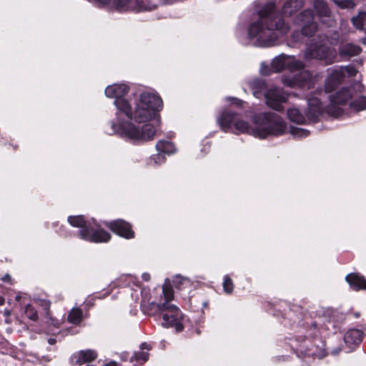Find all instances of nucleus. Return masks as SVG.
<instances>
[{
  "label": "nucleus",
  "mask_w": 366,
  "mask_h": 366,
  "mask_svg": "<svg viewBox=\"0 0 366 366\" xmlns=\"http://www.w3.org/2000/svg\"><path fill=\"white\" fill-rule=\"evenodd\" d=\"M219 124L222 129L227 132L232 129L239 134H249L259 138H266L269 135L279 136L285 133L286 124L277 114L272 112L261 114L255 122V127H251L248 123L239 119L237 114L225 112L219 119Z\"/></svg>",
  "instance_id": "1"
},
{
  "label": "nucleus",
  "mask_w": 366,
  "mask_h": 366,
  "mask_svg": "<svg viewBox=\"0 0 366 366\" xmlns=\"http://www.w3.org/2000/svg\"><path fill=\"white\" fill-rule=\"evenodd\" d=\"M274 5L269 4L260 11V20L249 28V34L252 38H257L266 46L273 45L280 35L286 34L288 26L280 16L273 14Z\"/></svg>",
  "instance_id": "2"
},
{
  "label": "nucleus",
  "mask_w": 366,
  "mask_h": 366,
  "mask_svg": "<svg viewBox=\"0 0 366 366\" xmlns=\"http://www.w3.org/2000/svg\"><path fill=\"white\" fill-rule=\"evenodd\" d=\"M162 106L159 96L149 92L142 93L136 104L132 119L139 122L149 121L157 116Z\"/></svg>",
  "instance_id": "3"
},
{
  "label": "nucleus",
  "mask_w": 366,
  "mask_h": 366,
  "mask_svg": "<svg viewBox=\"0 0 366 366\" xmlns=\"http://www.w3.org/2000/svg\"><path fill=\"white\" fill-rule=\"evenodd\" d=\"M68 222L71 226L80 228L79 236L84 240L99 243L107 242L111 239L109 232L102 229H94L82 215L70 216Z\"/></svg>",
  "instance_id": "4"
},
{
  "label": "nucleus",
  "mask_w": 366,
  "mask_h": 366,
  "mask_svg": "<svg viewBox=\"0 0 366 366\" xmlns=\"http://www.w3.org/2000/svg\"><path fill=\"white\" fill-rule=\"evenodd\" d=\"M157 129L154 126L147 124L141 128L128 122L124 124L119 132L120 135L125 137L135 142H144L154 139Z\"/></svg>",
  "instance_id": "5"
},
{
  "label": "nucleus",
  "mask_w": 366,
  "mask_h": 366,
  "mask_svg": "<svg viewBox=\"0 0 366 366\" xmlns=\"http://www.w3.org/2000/svg\"><path fill=\"white\" fill-rule=\"evenodd\" d=\"M157 307L159 311L162 313V326L175 327L177 332L183 330V315L176 305L164 302L158 305Z\"/></svg>",
  "instance_id": "6"
},
{
  "label": "nucleus",
  "mask_w": 366,
  "mask_h": 366,
  "mask_svg": "<svg viewBox=\"0 0 366 366\" xmlns=\"http://www.w3.org/2000/svg\"><path fill=\"white\" fill-rule=\"evenodd\" d=\"M337 57V54L334 48L325 45H311L305 52L304 59L306 61L312 59L322 61L325 65L333 64Z\"/></svg>",
  "instance_id": "7"
},
{
  "label": "nucleus",
  "mask_w": 366,
  "mask_h": 366,
  "mask_svg": "<svg viewBox=\"0 0 366 366\" xmlns=\"http://www.w3.org/2000/svg\"><path fill=\"white\" fill-rule=\"evenodd\" d=\"M283 84L290 87L310 89L315 85V79L308 71H301L295 77L286 76L282 80Z\"/></svg>",
  "instance_id": "8"
},
{
  "label": "nucleus",
  "mask_w": 366,
  "mask_h": 366,
  "mask_svg": "<svg viewBox=\"0 0 366 366\" xmlns=\"http://www.w3.org/2000/svg\"><path fill=\"white\" fill-rule=\"evenodd\" d=\"M272 68L275 71H280L287 69L291 71H297L305 67V64L295 56H287L281 55L273 60L272 63Z\"/></svg>",
  "instance_id": "9"
},
{
  "label": "nucleus",
  "mask_w": 366,
  "mask_h": 366,
  "mask_svg": "<svg viewBox=\"0 0 366 366\" xmlns=\"http://www.w3.org/2000/svg\"><path fill=\"white\" fill-rule=\"evenodd\" d=\"M264 97L267 104L280 112L283 109L282 103L287 101L288 95L280 89L272 88L265 93Z\"/></svg>",
  "instance_id": "10"
},
{
  "label": "nucleus",
  "mask_w": 366,
  "mask_h": 366,
  "mask_svg": "<svg viewBox=\"0 0 366 366\" xmlns=\"http://www.w3.org/2000/svg\"><path fill=\"white\" fill-rule=\"evenodd\" d=\"M105 226L114 233L125 238H133L134 236L131 224L123 219L105 222Z\"/></svg>",
  "instance_id": "11"
},
{
  "label": "nucleus",
  "mask_w": 366,
  "mask_h": 366,
  "mask_svg": "<svg viewBox=\"0 0 366 366\" xmlns=\"http://www.w3.org/2000/svg\"><path fill=\"white\" fill-rule=\"evenodd\" d=\"M341 71L338 68H330L327 69V77L325 81V89L326 92H331L335 90L343 81Z\"/></svg>",
  "instance_id": "12"
},
{
  "label": "nucleus",
  "mask_w": 366,
  "mask_h": 366,
  "mask_svg": "<svg viewBox=\"0 0 366 366\" xmlns=\"http://www.w3.org/2000/svg\"><path fill=\"white\" fill-rule=\"evenodd\" d=\"M97 357V354L94 350H81L72 355L71 362L74 365H81L84 363L92 362Z\"/></svg>",
  "instance_id": "13"
},
{
  "label": "nucleus",
  "mask_w": 366,
  "mask_h": 366,
  "mask_svg": "<svg viewBox=\"0 0 366 366\" xmlns=\"http://www.w3.org/2000/svg\"><path fill=\"white\" fill-rule=\"evenodd\" d=\"M129 88L124 84H116L108 86L105 89V94L109 98L122 99L129 92Z\"/></svg>",
  "instance_id": "14"
},
{
  "label": "nucleus",
  "mask_w": 366,
  "mask_h": 366,
  "mask_svg": "<svg viewBox=\"0 0 366 366\" xmlns=\"http://www.w3.org/2000/svg\"><path fill=\"white\" fill-rule=\"evenodd\" d=\"M362 49L359 46L346 43L340 46L339 53L342 58H350L359 55Z\"/></svg>",
  "instance_id": "15"
},
{
  "label": "nucleus",
  "mask_w": 366,
  "mask_h": 366,
  "mask_svg": "<svg viewBox=\"0 0 366 366\" xmlns=\"http://www.w3.org/2000/svg\"><path fill=\"white\" fill-rule=\"evenodd\" d=\"M346 281L355 290H366V280L363 276H361L359 274H349L346 277Z\"/></svg>",
  "instance_id": "16"
},
{
  "label": "nucleus",
  "mask_w": 366,
  "mask_h": 366,
  "mask_svg": "<svg viewBox=\"0 0 366 366\" xmlns=\"http://www.w3.org/2000/svg\"><path fill=\"white\" fill-rule=\"evenodd\" d=\"M362 340V332L360 330L352 329L348 330L345 335V341L349 345H357Z\"/></svg>",
  "instance_id": "17"
},
{
  "label": "nucleus",
  "mask_w": 366,
  "mask_h": 366,
  "mask_svg": "<svg viewBox=\"0 0 366 366\" xmlns=\"http://www.w3.org/2000/svg\"><path fill=\"white\" fill-rule=\"evenodd\" d=\"M352 95L347 89H341L335 96L331 97V102L335 104H345L351 100Z\"/></svg>",
  "instance_id": "18"
},
{
  "label": "nucleus",
  "mask_w": 366,
  "mask_h": 366,
  "mask_svg": "<svg viewBox=\"0 0 366 366\" xmlns=\"http://www.w3.org/2000/svg\"><path fill=\"white\" fill-rule=\"evenodd\" d=\"M309 112L311 117H316L323 111L322 102L317 98H311L308 99Z\"/></svg>",
  "instance_id": "19"
},
{
  "label": "nucleus",
  "mask_w": 366,
  "mask_h": 366,
  "mask_svg": "<svg viewBox=\"0 0 366 366\" xmlns=\"http://www.w3.org/2000/svg\"><path fill=\"white\" fill-rule=\"evenodd\" d=\"M114 104L119 112L125 114L129 119H132L133 112L127 100L124 98L117 99L115 100Z\"/></svg>",
  "instance_id": "20"
},
{
  "label": "nucleus",
  "mask_w": 366,
  "mask_h": 366,
  "mask_svg": "<svg viewBox=\"0 0 366 366\" xmlns=\"http://www.w3.org/2000/svg\"><path fill=\"white\" fill-rule=\"evenodd\" d=\"M156 148L158 152L167 154H172L176 152V148L173 143L168 141H159L157 143Z\"/></svg>",
  "instance_id": "21"
},
{
  "label": "nucleus",
  "mask_w": 366,
  "mask_h": 366,
  "mask_svg": "<svg viewBox=\"0 0 366 366\" xmlns=\"http://www.w3.org/2000/svg\"><path fill=\"white\" fill-rule=\"evenodd\" d=\"M287 116L290 121L297 124H304L305 117L302 113L296 108H290L287 111Z\"/></svg>",
  "instance_id": "22"
},
{
  "label": "nucleus",
  "mask_w": 366,
  "mask_h": 366,
  "mask_svg": "<svg viewBox=\"0 0 366 366\" xmlns=\"http://www.w3.org/2000/svg\"><path fill=\"white\" fill-rule=\"evenodd\" d=\"M315 9L320 16H329L330 11L326 3L322 0H315Z\"/></svg>",
  "instance_id": "23"
},
{
  "label": "nucleus",
  "mask_w": 366,
  "mask_h": 366,
  "mask_svg": "<svg viewBox=\"0 0 366 366\" xmlns=\"http://www.w3.org/2000/svg\"><path fill=\"white\" fill-rule=\"evenodd\" d=\"M24 314L28 319L31 321L36 322L39 319L36 309L31 304H27L25 305L24 308Z\"/></svg>",
  "instance_id": "24"
},
{
  "label": "nucleus",
  "mask_w": 366,
  "mask_h": 366,
  "mask_svg": "<svg viewBox=\"0 0 366 366\" xmlns=\"http://www.w3.org/2000/svg\"><path fill=\"white\" fill-rule=\"evenodd\" d=\"M82 311L79 308H74L68 315V321L72 324L77 325L82 320Z\"/></svg>",
  "instance_id": "25"
},
{
  "label": "nucleus",
  "mask_w": 366,
  "mask_h": 366,
  "mask_svg": "<svg viewBox=\"0 0 366 366\" xmlns=\"http://www.w3.org/2000/svg\"><path fill=\"white\" fill-rule=\"evenodd\" d=\"M354 26L358 29H362L366 26V13L360 12L358 15L352 19Z\"/></svg>",
  "instance_id": "26"
},
{
  "label": "nucleus",
  "mask_w": 366,
  "mask_h": 366,
  "mask_svg": "<svg viewBox=\"0 0 366 366\" xmlns=\"http://www.w3.org/2000/svg\"><path fill=\"white\" fill-rule=\"evenodd\" d=\"M350 105L357 110H363L366 109V97H360L354 102H350Z\"/></svg>",
  "instance_id": "27"
},
{
  "label": "nucleus",
  "mask_w": 366,
  "mask_h": 366,
  "mask_svg": "<svg viewBox=\"0 0 366 366\" xmlns=\"http://www.w3.org/2000/svg\"><path fill=\"white\" fill-rule=\"evenodd\" d=\"M162 292L166 302L169 303L173 300L174 292L170 285H164L162 288Z\"/></svg>",
  "instance_id": "28"
},
{
  "label": "nucleus",
  "mask_w": 366,
  "mask_h": 366,
  "mask_svg": "<svg viewBox=\"0 0 366 366\" xmlns=\"http://www.w3.org/2000/svg\"><path fill=\"white\" fill-rule=\"evenodd\" d=\"M339 71H341V75L343 79L347 74L348 76H354L357 74V70L352 66H344L338 68Z\"/></svg>",
  "instance_id": "29"
},
{
  "label": "nucleus",
  "mask_w": 366,
  "mask_h": 366,
  "mask_svg": "<svg viewBox=\"0 0 366 366\" xmlns=\"http://www.w3.org/2000/svg\"><path fill=\"white\" fill-rule=\"evenodd\" d=\"M35 302L45 311L46 317H49L51 302L47 300H36Z\"/></svg>",
  "instance_id": "30"
},
{
  "label": "nucleus",
  "mask_w": 366,
  "mask_h": 366,
  "mask_svg": "<svg viewBox=\"0 0 366 366\" xmlns=\"http://www.w3.org/2000/svg\"><path fill=\"white\" fill-rule=\"evenodd\" d=\"M134 279L133 276L130 274H123L119 279H117L114 284H116L117 286H127V282H130Z\"/></svg>",
  "instance_id": "31"
},
{
  "label": "nucleus",
  "mask_w": 366,
  "mask_h": 366,
  "mask_svg": "<svg viewBox=\"0 0 366 366\" xmlns=\"http://www.w3.org/2000/svg\"><path fill=\"white\" fill-rule=\"evenodd\" d=\"M317 30V25L315 23H311L302 28V33L305 36H311Z\"/></svg>",
  "instance_id": "32"
},
{
  "label": "nucleus",
  "mask_w": 366,
  "mask_h": 366,
  "mask_svg": "<svg viewBox=\"0 0 366 366\" xmlns=\"http://www.w3.org/2000/svg\"><path fill=\"white\" fill-rule=\"evenodd\" d=\"M223 287L227 293H231L233 290L232 280L228 276L224 278Z\"/></svg>",
  "instance_id": "33"
},
{
  "label": "nucleus",
  "mask_w": 366,
  "mask_h": 366,
  "mask_svg": "<svg viewBox=\"0 0 366 366\" xmlns=\"http://www.w3.org/2000/svg\"><path fill=\"white\" fill-rule=\"evenodd\" d=\"M337 4L341 8H353L355 6V3L352 0L347 1H335Z\"/></svg>",
  "instance_id": "34"
},
{
  "label": "nucleus",
  "mask_w": 366,
  "mask_h": 366,
  "mask_svg": "<svg viewBox=\"0 0 366 366\" xmlns=\"http://www.w3.org/2000/svg\"><path fill=\"white\" fill-rule=\"evenodd\" d=\"M135 358L137 360H142L143 362L147 361L149 359V353L147 352H139L135 354Z\"/></svg>",
  "instance_id": "35"
},
{
  "label": "nucleus",
  "mask_w": 366,
  "mask_h": 366,
  "mask_svg": "<svg viewBox=\"0 0 366 366\" xmlns=\"http://www.w3.org/2000/svg\"><path fill=\"white\" fill-rule=\"evenodd\" d=\"M292 133L295 135L298 136V137H307L309 134L308 132H307L304 129H299V128L294 129L292 131Z\"/></svg>",
  "instance_id": "36"
},
{
  "label": "nucleus",
  "mask_w": 366,
  "mask_h": 366,
  "mask_svg": "<svg viewBox=\"0 0 366 366\" xmlns=\"http://www.w3.org/2000/svg\"><path fill=\"white\" fill-rule=\"evenodd\" d=\"M297 4L296 0H290L285 4V11L287 12V8L292 7Z\"/></svg>",
  "instance_id": "37"
},
{
  "label": "nucleus",
  "mask_w": 366,
  "mask_h": 366,
  "mask_svg": "<svg viewBox=\"0 0 366 366\" xmlns=\"http://www.w3.org/2000/svg\"><path fill=\"white\" fill-rule=\"evenodd\" d=\"M141 348H142V349H147V350H150V349H151V347H150V345H148L147 343H145V342H144V343H142V344L141 345Z\"/></svg>",
  "instance_id": "38"
},
{
  "label": "nucleus",
  "mask_w": 366,
  "mask_h": 366,
  "mask_svg": "<svg viewBox=\"0 0 366 366\" xmlns=\"http://www.w3.org/2000/svg\"><path fill=\"white\" fill-rule=\"evenodd\" d=\"M142 278L145 281H149L150 280V275L148 273H144L142 274Z\"/></svg>",
  "instance_id": "39"
},
{
  "label": "nucleus",
  "mask_w": 366,
  "mask_h": 366,
  "mask_svg": "<svg viewBox=\"0 0 366 366\" xmlns=\"http://www.w3.org/2000/svg\"><path fill=\"white\" fill-rule=\"evenodd\" d=\"M176 281L177 282L178 281V282L179 284H182V283H184V282H189L188 280L182 279V278H180V277H177Z\"/></svg>",
  "instance_id": "40"
},
{
  "label": "nucleus",
  "mask_w": 366,
  "mask_h": 366,
  "mask_svg": "<svg viewBox=\"0 0 366 366\" xmlns=\"http://www.w3.org/2000/svg\"><path fill=\"white\" fill-rule=\"evenodd\" d=\"M104 366H117V364L114 362H110L105 364Z\"/></svg>",
  "instance_id": "41"
},
{
  "label": "nucleus",
  "mask_w": 366,
  "mask_h": 366,
  "mask_svg": "<svg viewBox=\"0 0 366 366\" xmlns=\"http://www.w3.org/2000/svg\"><path fill=\"white\" fill-rule=\"evenodd\" d=\"M48 342L50 345H54L56 342V340L54 338H50L49 339Z\"/></svg>",
  "instance_id": "42"
},
{
  "label": "nucleus",
  "mask_w": 366,
  "mask_h": 366,
  "mask_svg": "<svg viewBox=\"0 0 366 366\" xmlns=\"http://www.w3.org/2000/svg\"><path fill=\"white\" fill-rule=\"evenodd\" d=\"M5 300L3 297L0 296V305H3L4 304Z\"/></svg>",
  "instance_id": "43"
},
{
  "label": "nucleus",
  "mask_w": 366,
  "mask_h": 366,
  "mask_svg": "<svg viewBox=\"0 0 366 366\" xmlns=\"http://www.w3.org/2000/svg\"><path fill=\"white\" fill-rule=\"evenodd\" d=\"M4 313L6 315H10V312L9 310H5Z\"/></svg>",
  "instance_id": "44"
},
{
  "label": "nucleus",
  "mask_w": 366,
  "mask_h": 366,
  "mask_svg": "<svg viewBox=\"0 0 366 366\" xmlns=\"http://www.w3.org/2000/svg\"><path fill=\"white\" fill-rule=\"evenodd\" d=\"M20 298H21L20 296L18 295V296L16 297V301H19Z\"/></svg>",
  "instance_id": "45"
},
{
  "label": "nucleus",
  "mask_w": 366,
  "mask_h": 366,
  "mask_svg": "<svg viewBox=\"0 0 366 366\" xmlns=\"http://www.w3.org/2000/svg\"><path fill=\"white\" fill-rule=\"evenodd\" d=\"M157 158L160 159V158H162V157H160L159 155H157Z\"/></svg>",
  "instance_id": "46"
}]
</instances>
